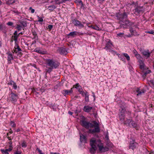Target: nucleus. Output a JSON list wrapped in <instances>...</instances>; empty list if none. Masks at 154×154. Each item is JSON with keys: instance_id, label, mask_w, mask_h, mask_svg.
Instances as JSON below:
<instances>
[{"instance_id": "obj_1", "label": "nucleus", "mask_w": 154, "mask_h": 154, "mask_svg": "<svg viewBox=\"0 0 154 154\" xmlns=\"http://www.w3.org/2000/svg\"><path fill=\"white\" fill-rule=\"evenodd\" d=\"M91 148L90 151L91 153H94L97 149L96 145L98 147L100 152H105L108 151L109 148L106 146L104 147L100 140H96L94 138L91 139L90 141Z\"/></svg>"}, {"instance_id": "obj_2", "label": "nucleus", "mask_w": 154, "mask_h": 154, "mask_svg": "<svg viewBox=\"0 0 154 154\" xmlns=\"http://www.w3.org/2000/svg\"><path fill=\"white\" fill-rule=\"evenodd\" d=\"M46 73H50L53 69H56L58 67L60 64L58 62L53 59H48L46 60Z\"/></svg>"}, {"instance_id": "obj_3", "label": "nucleus", "mask_w": 154, "mask_h": 154, "mask_svg": "<svg viewBox=\"0 0 154 154\" xmlns=\"http://www.w3.org/2000/svg\"><path fill=\"white\" fill-rule=\"evenodd\" d=\"M93 125L92 126L90 127L88 132L92 134L99 133L100 129L99 124L95 121H94L93 122Z\"/></svg>"}, {"instance_id": "obj_4", "label": "nucleus", "mask_w": 154, "mask_h": 154, "mask_svg": "<svg viewBox=\"0 0 154 154\" xmlns=\"http://www.w3.org/2000/svg\"><path fill=\"white\" fill-rule=\"evenodd\" d=\"M72 23L75 26L78 27L79 28H84V24L86 23L85 20L81 22L75 18L72 20Z\"/></svg>"}, {"instance_id": "obj_5", "label": "nucleus", "mask_w": 154, "mask_h": 154, "mask_svg": "<svg viewBox=\"0 0 154 154\" xmlns=\"http://www.w3.org/2000/svg\"><path fill=\"white\" fill-rule=\"evenodd\" d=\"M116 16L117 20H119L120 22H123L124 20L126 19L128 15L126 12L118 13L116 14Z\"/></svg>"}, {"instance_id": "obj_6", "label": "nucleus", "mask_w": 154, "mask_h": 154, "mask_svg": "<svg viewBox=\"0 0 154 154\" xmlns=\"http://www.w3.org/2000/svg\"><path fill=\"white\" fill-rule=\"evenodd\" d=\"M123 22V23L121 24V27L123 28H127L128 27H130L133 25L132 22L128 20H125Z\"/></svg>"}, {"instance_id": "obj_7", "label": "nucleus", "mask_w": 154, "mask_h": 154, "mask_svg": "<svg viewBox=\"0 0 154 154\" xmlns=\"http://www.w3.org/2000/svg\"><path fill=\"white\" fill-rule=\"evenodd\" d=\"M112 44L110 40H109L106 41V46L104 49L106 50L109 51L110 52H112L113 53H115V51L111 49L112 47Z\"/></svg>"}, {"instance_id": "obj_8", "label": "nucleus", "mask_w": 154, "mask_h": 154, "mask_svg": "<svg viewBox=\"0 0 154 154\" xmlns=\"http://www.w3.org/2000/svg\"><path fill=\"white\" fill-rule=\"evenodd\" d=\"M81 124L83 127H85L86 129L90 128V127L93 126V124L90 123L89 122H88L85 120H82L81 121Z\"/></svg>"}, {"instance_id": "obj_9", "label": "nucleus", "mask_w": 154, "mask_h": 154, "mask_svg": "<svg viewBox=\"0 0 154 154\" xmlns=\"http://www.w3.org/2000/svg\"><path fill=\"white\" fill-rule=\"evenodd\" d=\"M9 98L13 103L16 102L19 98L18 95L11 93L9 94Z\"/></svg>"}, {"instance_id": "obj_10", "label": "nucleus", "mask_w": 154, "mask_h": 154, "mask_svg": "<svg viewBox=\"0 0 154 154\" xmlns=\"http://www.w3.org/2000/svg\"><path fill=\"white\" fill-rule=\"evenodd\" d=\"M138 146V143L135 142V140H133L130 142L129 148L134 150V149L137 148Z\"/></svg>"}, {"instance_id": "obj_11", "label": "nucleus", "mask_w": 154, "mask_h": 154, "mask_svg": "<svg viewBox=\"0 0 154 154\" xmlns=\"http://www.w3.org/2000/svg\"><path fill=\"white\" fill-rule=\"evenodd\" d=\"M141 53L147 59L150 57L152 52H150L148 50H142L141 51Z\"/></svg>"}, {"instance_id": "obj_12", "label": "nucleus", "mask_w": 154, "mask_h": 154, "mask_svg": "<svg viewBox=\"0 0 154 154\" xmlns=\"http://www.w3.org/2000/svg\"><path fill=\"white\" fill-rule=\"evenodd\" d=\"M7 56V60L8 64H10L12 63L11 61L14 59L13 56L11 52H7L6 53Z\"/></svg>"}, {"instance_id": "obj_13", "label": "nucleus", "mask_w": 154, "mask_h": 154, "mask_svg": "<svg viewBox=\"0 0 154 154\" xmlns=\"http://www.w3.org/2000/svg\"><path fill=\"white\" fill-rule=\"evenodd\" d=\"M125 108L122 109L121 110L119 113V117L120 120L121 121H123L124 120L125 117Z\"/></svg>"}, {"instance_id": "obj_14", "label": "nucleus", "mask_w": 154, "mask_h": 154, "mask_svg": "<svg viewBox=\"0 0 154 154\" xmlns=\"http://www.w3.org/2000/svg\"><path fill=\"white\" fill-rule=\"evenodd\" d=\"M133 11L134 13L136 15H138L140 13L143 12V8L140 6L137 7Z\"/></svg>"}, {"instance_id": "obj_15", "label": "nucleus", "mask_w": 154, "mask_h": 154, "mask_svg": "<svg viewBox=\"0 0 154 154\" xmlns=\"http://www.w3.org/2000/svg\"><path fill=\"white\" fill-rule=\"evenodd\" d=\"M57 51L61 54H66L67 53L66 49L63 47L59 48Z\"/></svg>"}, {"instance_id": "obj_16", "label": "nucleus", "mask_w": 154, "mask_h": 154, "mask_svg": "<svg viewBox=\"0 0 154 154\" xmlns=\"http://www.w3.org/2000/svg\"><path fill=\"white\" fill-rule=\"evenodd\" d=\"M13 53H15L19 55H22L21 50L19 46H17V48H15L12 51Z\"/></svg>"}, {"instance_id": "obj_17", "label": "nucleus", "mask_w": 154, "mask_h": 154, "mask_svg": "<svg viewBox=\"0 0 154 154\" xmlns=\"http://www.w3.org/2000/svg\"><path fill=\"white\" fill-rule=\"evenodd\" d=\"M92 109V107L90 106L89 105H86L84 106L83 110L85 112H89L91 111Z\"/></svg>"}, {"instance_id": "obj_18", "label": "nucleus", "mask_w": 154, "mask_h": 154, "mask_svg": "<svg viewBox=\"0 0 154 154\" xmlns=\"http://www.w3.org/2000/svg\"><path fill=\"white\" fill-rule=\"evenodd\" d=\"M138 60L140 69H144L145 67V65L143 63L144 60H143V58L142 57V59H139Z\"/></svg>"}, {"instance_id": "obj_19", "label": "nucleus", "mask_w": 154, "mask_h": 154, "mask_svg": "<svg viewBox=\"0 0 154 154\" xmlns=\"http://www.w3.org/2000/svg\"><path fill=\"white\" fill-rule=\"evenodd\" d=\"M138 60L140 69H144L145 67V65L143 63L144 60H143V58L142 57V59H139Z\"/></svg>"}, {"instance_id": "obj_20", "label": "nucleus", "mask_w": 154, "mask_h": 154, "mask_svg": "<svg viewBox=\"0 0 154 154\" xmlns=\"http://www.w3.org/2000/svg\"><path fill=\"white\" fill-rule=\"evenodd\" d=\"M136 92L137 93V95H141L145 93V91L144 89H140L137 88L136 90Z\"/></svg>"}, {"instance_id": "obj_21", "label": "nucleus", "mask_w": 154, "mask_h": 154, "mask_svg": "<svg viewBox=\"0 0 154 154\" xmlns=\"http://www.w3.org/2000/svg\"><path fill=\"white\" fill-rule=\"evenodd\" d=\"M72 88L70 90H64L63 91V93L64 96H65L69 94L72 93Z\"/></svg>"}, {"instance_id": "obj_22", "label": "nucleus", "mask_w": 154, "mask_h": 154, "mask_svg": "<svg viewBox=\"0 0 154 154\" xmlns=\"http://www.w3.org/2000/svg\"><path fill=\"white\" fill-rule=\"evenodd\" d=\"M132 119H127L126 121H124V124L127 126L131 127V124L132 122Z\"/></svg>"}, {"instance_id": "obj_23", "label": "nucleus", "mask_w": 154, "mask_h": 154, "mask_svg": "<svg viewBox=\"0 0 154 154\" xmlns=\"http://www.w3.org/2000/svg\"><path fill=\"white\" fill-rule=\"evenodd\" d=\"M0 151L3 154H9V152L11 151L10 149H1Z\"/></svg>"}, {"instance_id": "obj_24", "label": "nucleus", "mask_w": 154, "mask_h": 154, "mask_svg": "<svg viewBox=\"0 0 154 154\" xmlns=\"http://www.w3.org/2000/svg\"><path fill=\"white\" fill-rule=\"evenodd\" d=\"M73 87L77 89L79 92L82 91V89L81 86L78 83H77L75 85H74Z\"/></svg>"}, {"instance_id": "obj_25", "label": "nucleus", "mask_w": 154, "mask_h": 154, "mask_svg": "<svg viewBox=\"0 0 154 154\" xmlns=\"http://www.w3.org/2000/svg\"><path fill=\"white\" fill-rule=\"evenodd\" d=\"M80 136L81 141L84 143L86 142V140L85 137L82 134H80Z\"/></svg>"}, {"instance_id": "obj_26", "label": "nucleus", "mask_w": 154, "mask_h": 154, "mask_svg": "<svg viewBox=\"0 0 154 154\" xmlns=\"http://www.w3.org/2000/svg\"><path fill=\"white\" fill-rule=\"evenodd\" d=\"M57 7L54 5H50L48 6L47 9L51 11H53L54 10L56 9Z\"/></svg>"}, {"instance_id": "obj_27", "label": "nucleus", "mask_w": 154, "mask_h": 154, "mask_svg": "<svg viewBox=\"0 0 154 154\" xmlns=\"http://www.w3.org/2000/svg\"><path fill=\"white\" fill-rule=\"evenodd\" d=\"M132 26L131 27L130 29V31L131 33V34L133 35H137V33L136 32L135 30H134L133 28H132Z\"/></svg>"}, {"instance_id": "obj_28", "label": "nucleus", "mask_w": 154, "mask_h": 154, "mask_svg": "<svg viewBox=\"0 0 154 154\" xmlns=\"http://www.w3.org/2000/svg\"><path fill=\"white\" fill-rule=\"evenodd\" d=\"M12 143H13L12 141H9L8 142L7 145V146H8V149H11V151H12L13 148Z\"/></svg>"}, {"instance_id": "obj_29", "label": "nucleus", "mask_w": 154, "mask_h": 154, "mask_svg": "<svg viewBox=\"0 0 154 154\" xmlns=\"http://www.w3.org/2000/svg\"><path fill=\"white\" fill-rule=\"evenodd\" d=\"M56 4L59 5L65 2L64 0H54Z\"/></svg>"}, {"instance_id": "obj_30", "label": "nucleus", "mask_w": 154, "mask_h": 154, "mask_svg": "<svg viewBox=\"0 0 154 154\" xmlns=\"http://www.w3.org/2000/svg\"><path fill=\"white\" fill-rule=\"evenodd\" d=\"M23 28L22 25L20 24H17V25L16 28L18 31L21 30Z\"/></svg>"}, {"instance_id": "obj_31", "label": "nucleus", "mask_w": 154, "mask_h": 154, "mask_svg": "<svg viewBox=\"0 0 154 154\" xmlns=\"http://www.w3.org/2000/svg\"><path fill=\"white\" fill-rule=\"evenodd\" d=\"M76 35V32L74 31L70 32L68 35L74 37Z\"/></svg>"}, {"instance_id": "obj_32", "label": "nucleus", "mask_w": 154, "mask_h": 154, "mask_svg": "<svg viewBox=\"0 0 154 154\" xmlns=\"http://www.w3.org/2000/svg\"><path fill=\"white\" fill-rule=\"evenodd\" d=\"M85 96V100L86 102L89 101V94L87 92H86Z\"/></svg>"}, {"instance_id": "obj_33", "label": "nucleus", "mask_w": 154, "mask_h": 154, "mask_svg": "<svg viewBox=\"0 0 154 154\" xmlns=\"http://www.w3.org/2000/svg\"><path fill=\"white\" fill-rule=\"evenodd\" d=\"M131 127L136 128L137 127V125L134 121L132 120V122H131Z\"/></svg>"}, {"instance_id": "obj_34", "label": "nucleus", "mask_w": 154, "mask_h": 154, "mask_svg": "<svg viewBox=\"0 0 154 154\" xmlns=\"http://www.w3.org/2000/svg\"><path fill=\"white\" fill-rule=\"evenodd\" d=\"M92 29L97 31H100L101 30V28L97 26V25L94 26Z\"/></svg>"}, {"instance_id": "obj_35", "label": "nucleus", "mask_w": 154, "mask_h": 154, "mask_svg": "<svg viewBox=\"0 0 154 154\" xmlns=\"http://www.w3.org/2000/svg\"><path fill=\"white\" fill-rule=\"evenodd\" d=\"M20 23V25H22L23 27H25L27 26V24L26 22L24 21H21Z\"/></svg>"}, {"instance_id": "obj_36", "label": "nucleus", "mask_w": 154, "mask_h": 154, "mask_svg": "<svg viewBox=\"0 0 154 154\" xmlns=\"http://www.w3.org/2000/svg\"><path fill=\"white\" fill-rule=\"evenodd\" d=\"M123 55L126 58L128 61L130 60V57L127 54L124 53L123 54Z\"/></svg>"}, {"instance_id": "obj_37", "label": "nucleus", "mask_w": 154, "mask_h": 154, "mask_svg": "<svg viewBox=\"0 0 154 154\" xmlns=\"http://www.w3.org/2000/svg\"><path fill=\"white\" fill-rule=\"evenodd\" d=\"M12 37L14 38V40L15 41V42H16L17 41L18 38L19 37V35H14L12 36Z\"/></svg>"}, {"instance_id": "obj_38", "label": "nucleus", "mask_w": 154, "mask_h": 154, "mask_svg": "<svg viewBox=\"0 0 154 154\" xmlns=\"http://www.w3.org/2000/svg\"><path fill=\"white\" fill-rule=\"evenodd\" d=\"M32 35L33 36V38L35 39L38 38L37 34L35 32H32Z\"/></svg>"}, {"instance_id": "obj_39", "label": "nucleus", "mask_w": 154, "mask_h": 154, "mask_svg": "<svg viewBox=\"0 0 154 154\" xmlns=\"http://www.w3.org/2000/svg\"><path fill=\"white\" fill-rule=\"evenodd\" d=\"M21 146L22 147L25 148L27 146L26 143L25 141H23L21 144Z\"/></svg>"}, {"instance_id": "obj_40", "label": "nucleus", "mask_w": 154, "mask_h": 154, "mask_svg": "<svg viewBox=\"0 0 154 154\" xmlns=\"http://www.w3.org/2000/svg\"><path fill=\"white\" fill-rule=\"evenodd\" d=\"M15 2V0H9L7 2V3L9 4H12L14 3Z\"/></svg>"}, {"instance_id": "obj_41", "label": "nucleus", "mask_w": 154, "mask_h": 154, "mask_svg": "<svg viewBox=\"0 0 154 154\" xmlns=\"http://www.w3.org/2000/svg\"><path fill=\"white\" fill-rule=\"evenodd\" d=\"M151 72V71L150 70H147L143 74V76L144 77H145L146 76V74L150 73Z\"/></svg>"}, {"instance_id": "obj_42", "label": "nucleus", "mask_w": 154, "mask_h": 154, "mask_svg": "<svg viewBox=\"0 0 154 154\" xmlns=\"http://www.w3.org/2000/svg\"><path fill=\"white\" fill-rule=\"evenodd\" d=\"M135 56L138 60L142 59V57L139 54L135 55Z\"/></svg>"}, {"instance_id": "obj_43", "label": "nucleus", "mask_w": 154, "mask_h": 154, "mask_svg": "<svg viewBox=\"0 0 154 154\" xmlns=\"http://www.w3.org/2000/svg\"><path fill=\"white\" fill-rule=\"evenodd\" d=\"M124 35L123 33H119L117 34V36L118 37H123Z\"/></svg>"}, {"instance_id": "obj_44", "label": "nucleus", "mask_w": 154, "mask_h": 154, "mask_svg": "<svg viewBox=\"0 0 154 154\" xmlns=\"http://www.w3.org/2000/svg\"><path fill=\"white\" fill-rule=\"evenodd\" d=\"M7 24L9 26H12V27H14V26H13V22H9L7 23Z\"/></svg>"}, {"instance_id": "obj_45", "label": "nucleus", "mask_w": 154, "mask_h": 154, "mask_svg": "<svg viewBox=\"0 0 154 154\" xmlns=\"http://www.w3.org/2000/svg\"><path fill=\"white\" fill-rule=\"evenodd\" d=\"M50 108H51V109H53L54 110L56 109V107L55 106H54V105H51L50 106Z\"/></svg>"}, {"instance_id": "obj_46", "label": "nucleus", "mask_w": 154, "mask_h": 154, "mask_svg": "<svg viewBox=\"0 0 154 154\" xmlns=\"http://www.w3.org/2000/svg\"><path fill=\"white\" fill-rule=\"evenodd\" d=\"M14 82H15L13 81L12 80H10V81L8 83V85H13Z\"/></svg>"}, {"instance_id": "obj_47", "label": "nucleus", "mask_w": 154, "mask_h": 154, "mask_svg": "<svg viewBox=\"0 0 154 154\" xmlns=\"http://www.w3.org/2000/svg\"><path fill=\"white\" fill-rule=\"evenodd\" d=\"M133 53L135 56L138 54V52L135 49H134L133 50Z\"/></svg>"}, {"instance_id": "obj_48", "label": "nucleus", "mask_w": 154, "mask_h": 154, "mask_svg": "<svg viewBox=\"0 0 154 154\" xmlns=\"http://www.w3.org/2000/svg\"><path fill=\"white\" fill-rule=\"evenodd\" d=\"M38 21L42 22L43 21V20L42 18L39 17L38 16Z\"/></svg>"}, {"instance_id": "obj_49", "label": "nucleus", "mask_w": 154, "mask_h": 154, "mask_svg": "<svg viewBox=\"0 0 154 154\" xmlns=\"http://www.w3.org/2000/svg\"><path fill=\"white\" fill-rule=\"evenodd\" d=\"M13 87L14 89L15 90L17 89V86L15 82H14V83L13 85Z\"/></svg>"}, {"instance_id": "obj_50", "label": "nucleus", "mask_w": 154, "mask_h": 154, "mask_svg": "<svg viewBox=\"0 0 154 154\" xmlns=\"http://www.w3.org/2000/svg\"><path fill=\"white\" fill-rule=\"evenodd\" d=\"M131 112L129 111H126L125 109V113L127 114L128 115H129L131 114Z\"/></svg>"}, {"instance_id": "obj_51", "label": "nucleus", "mask_w": 154, "mask_h": 154, "mask_svg": "<svg viewBox=\"0 0 154 154\" xmlns=\"http://www.w3.org/2000/svg\"><path fill=\"white\" fill-rule=\"evenodd\" d=\"M36 150L38 151L39 152V154H44L43 153L41 150L38 148H37L36 149Z\"/></svg>"}, {"instance_id": "obj_52", "label": "nucleus", "mask_w": 154, "mask_h": 154, "mask_svg": "<svg viewBox=\"0 0 154 154\" xmlns=\"http://www.w3.org/2000/svg\"><path fill=\"white\" fill-rule=\"evenodd\" d=\"M146 33H148L151 34H154V32L152 31H147L146 32Z\"/></svg>"}, {"instance_id": "obj_53", "label": "nucleus", "mask_w": 154, "mask_h": 154, "mask_svg": "<svg viewBox=\"0 0 154 154\" xmlns=\"http://www.w3.org/2000/svg\"><path fill=\"white\" fill-rule=\"evenodd\" d=\"M83 96H84L85 95V92H84L82 90L79 92Z\"/></svg>"}, {"instance_id": "obj_54", "label": "nucleus", "mask_w": 154, "mask_h": 154, "mask_svg": "<svg viewBox=\"0 0 154 154\" xmlns=\"http://www.w3.org/2000/svg\"><path fill=\"white\" fill-rule=\"evenodd\" d=\"M14 154H22V152L20 151H17L14 152Z\"/></svg>"}, {"instance_id": "obj_55", "label": "nucleus", "mask_w": 154, "mask_h": 154, "mask_svg": "<svg viewBox=\"0 0 154 154\" xmlns=\"http://www.w3.org/2000/svg\"><path fill=\"white\" fill-rule=\"evenodd\" d=\"M29 10H31V13H33L34 12H35V10L34 9H33L31 7H30L29 8Z\"/></svg>"}, {"instance_id": "obj_56", "label": "nucleus", "mask_w": 154, "mask_h": 154, "mask_svg": "<svg viewBox=\"0 0 154 154\" xmlns=\"http://www.w3.org/2000/svg\"><path fill=\"white\" fill-rule=\"evenodd\" d=\"M53 26L52 25H49L48 26V29H49V30H51L53 28Z\"/></svg>"}, {"instance_id": "obj_57", "label": "nucleus", "mask_w": 154, "mask_h": 154, "mask_svg": "<svg viewBox=\"0 0 154 154\" xmlns=\"http://www.w3.org/2000/svg\"><path fill=\"white\" fill-rule=\"evenodd\" d=\"M37 52V53H39L40 54H44V53H43V52H42V51H41L40 50H37L36 51Z\"/></svg>"}, {"instance_id": "obj_58", "label": "nucleus", "mask_w": 154, "mask_h": 154, "mask_svg": "<svg viewBox=\"0 0 154 154\" xmlns=\"http://www.w3.org/2000/svg\"><path fill=\"white\" fill-rule=\"evenodd\" d=\"M11 124L13 127H14L15 126L14 123L13 121H11Z\"/></svg>"}, {"instance_id": "obj_59", "label": "nucleus", "mask_w": 154, "mask_h": 154, "mask_svg": "<svg viewBox=\"0 0 154 154\" xmlns=\"http://www.w3.org/2000/svg\"><path fill=\"white\" fill-rule=\"evenodd\" d=\"M4 26L2 24H0V30H2L3 29Z\"/></svg>"}, {"instance_id": "obj_60", "label": "nucleus", "mask_w": 154, "mask_h": 154, "mask_svg": "<svg viewBox=\"0 0 154 154\" xmlns=\"http://www.w3.org/2000/svg\"><path fill=\"white\" fill-rule=\"evenodd\" d=\"M7 138L8 139V140H9V141H11L12 139L11 138V137L8 136V137H7Z\"/></svg>"}, {"instance_id": "obj_61", "label": "nucleus", "mask_w": 154, "mask_h": 154, "mask_svg": "<svg viewBox=\"0 0 154 154\" xmlns=\"http://www.w3.org/2000/svg\"><path fill=\"white\" fill-rule=\"evenodd\" d=\"M14 35H18V34H17V31H15L14 33Z\"/></svg>"}, {"instance_id": "obj_62", "label": "nucleus", "mask_w": 154, "mask_h": 154, "mask_svg": "<svg viewBox=\"0 0 154 154\" xmlns=\"http://www.w3.org/2000/svg\"><path fill=\"white\" fill-rule=\"evenodd\" d=\"M76 1H78V2L79 3H82V1L81 0H76Z\"/></svg>"}, {"instance_id": "obj_63", "label": "nucleus", "mask_w": 154, "mask_h": 154, "mask_svg": "<svg viewBox=\"0 0 154 154\" xmlns=\"http://www.w3.org/2000/svg\"><path fill=\"white\" fill-rule=\"evenodd\" d=\"M51 154H59V153H54V152H51L50 153Z\"/></svg>"}, {"instance_id": "obj_64", "label": "nucleus", "mask_w": 154, "mask_h": 154, "mask_svg": "<svg viewBox=\"0 0 154 154\" xmlns=\"http://www.w3.org/2000/svg\"><path fill=\"white\" fill-rule=\"evenodd\" d=\"M68 113H69V114H70V115H72V114L73 113H72V112H70V111H69V112H68Z\"/></svg>"}]
</instances>
